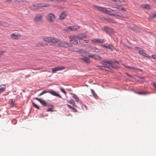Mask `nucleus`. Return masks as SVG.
<instances>
[{"mask_svg":"<svg viewBox=\"0 0 156 156\" xmlns=\"http://www.w3.org/2000/svg\"><path fill=\"white\" fill-rule=\"evenodd\" d=\"M44 41L48 43H51L52 45L57 46H62L65 47H69L70 44L65 42H60L58 39L53 37H44L43 38Z\"/></svg>","mask_w":156,"mask_h":156,"instance_id":"obj_1","label":"nucleus"},{"mask_svg":"<svg viewBox=\"0 0 156 156\" xmlns=\"http://www.w3.org/2000/svg\"><path fill=\"white\" fill-rule=\"evenodd\" d=\"M93 6L94 8L99 11H102L104 13L108 14L111 16H115V14L113 13L115 12V10L110 8L98 6L95 5H94Z\"/></svg>","mask_w":156,"mask_h":156,"instance_id":"obj_2","label":"nucleus"},{"mask_svg":"<svg viewBox=\"0 0 156 156\" xmlns=\"http://www.w3.org/2000/svg\"><path fill=\"white\" fill-rule=\"evenodd\" d=\"M46 18L49 22L52 23L55 21L56 19V17L54 14L50 13L48 14Z\"/></svg>","mask_w":156,"mask_h":156,"instance_id":"obj_3","label":"nucleus"},{"mask_svg":"<svg viewBox=\"0 0 156 156\" xmlns=\"http://www.w3.org/2000/svg\"><path fill=\"white\" fill-rule=\"evenodd\" d=\"M101 64L105 66V67L108 68L109 67H111L113 68L112 65V61L111 60H108L107 62L102 61L101 62Z\"/></svg>","mask_w":156,"mask_h":156,"instance_id":"obj_4","label":"nucleus"},{"mask_svg":"<svg viewBox=\"0 0 156 156\" xmlns=\"http://www.w3.org/2000/svg\"><path fill=\"white\" fill-rule=\"evenodd\" d=\"M70 42L74 44H76L78 43V38L75 36H70L69 38Z\"/></svg>","mask_w":156,"mask_h":156,"instance_id":"obj_5","label":"nucleus"},{"mask_svg":"<svg viewBox=\"0 0 156 156\" xmlns=\"http://www.w3.org/2000/svg\"><path fill=\"white\" fill-rule=\"evenodd\" d=\"M65 69V67L63 66H57L52 69V73H54L56 71L63 70Z\"/></svg>","mask_w":156,"mask_h":156,"instance_id":"obj_6","label":"nucleus"},{"mask_svg":"<svg viewBox=\"0 0 156 156\" xmlns=\"http://www.w3.org/2000/svg\"><path fill=\"white\" fill-rule=\"evenodd\" d=\"M91 41L92 43H104L105 41V39H96L91 40Z\"/></svg>","mask_w":156,"mask_h":156,"instance_id":"obj_7","label":"nucleus"},{"mask_svg":"<svg viewBox=\"0 0 156 156\" xmlns=\"http://www.w3.org/2000/svg\"><path fill=\"white\" fill-rule=\"evenodd\" d=\"M10 37L13 39L18 40L20 38V35L16 33H14L11 35Z\"/></svg>","mask_w":156,"mask_h":156,"instance_id":"obj_8","label":"nucleus"},{"mask_svg":"<svg viewBox=\"0 0 156 156\" xmlns=\"http://www.w3.org/2000/svg\"><path fill=\"white\" fill-rule=\"evenodd\" d=\"M42 17L41 14H38L35 17L34 20L36 22H39L41 20Z\"/></svg>","mask_w":156,"mask_h":156,"instance_id":"obj_9","label":"nucleus"},{"mask_svg":"<svg viewBox=\"0 0 156 156\" xmlns=\"http://www.w3.org/2000/svg\"><path fill=\"white\" fill-rule=\"evenodd\" d=\"M67 15V12H63L59 15V19L61 20L64 19L65 17Z\"/></svg>","mask_w":156,"mask_h":156,"instance_id":"obj_10","label":"nucleus"},{"mask_svg":"<svg viewBox=\"0 0 156 156\" xmlns=\"http://www.w3.org/2000/svg\"><path fill=\"white\" fill-rule=\"evenodd\" d=\"M140 7L142 8H144L147 9H151V6L148 4H143L140 5Z\"/></svg>","mask_w":156,"mask_h":156,"instance_id":"obj_11","label":"nucleus"},{"mask_svg":"<svg viewBox=\"0 0 156 156\" xmlns=\"http://www.w3.org/2000/svg\"><path fill=\"white\" fill-rule=\"evenodd\" d=\"M138 51L139 53L142 55L144 56L149 58V56L147 55V54L144 52V50L141 48H140L138 50Z\"/></svg>","mask_w":156,"mask_h":156,"instance_id":"obj_12","label":"nucleus"},{"mask_svg":"<svg viewBox=\"0 0 156 156\" xmlns=\"http://www.w3.org/2000/svg\"><path fill=\"white\" fill-rule=\"evenodd\" d=\"M81 59L87 64H89L90 63V59L86 57H84Z\"/></svg>","mask_w":156,"mask_h":156,"instance_id":"obj_13","label":"nucleus"},{"mask_svg":"<svg viewBox=\"0 0 156 156\" xmlns=\"http://www.w3.org/2000/svg\"><path fill=\"white\" fill-rule=\"evenodd\" d=\"M49 5L46 4L40 3L38 4L37 5V8H41L42 7H48L49 6Z\"/></svg>","mask_w":156,"mask_h":156,"instance_id":"obj_14","label":"nucleus"},{"mask_svg":"<svg viewBox=\"0 0 156 156\" xmlns=\"http://www.w3.org/2000/svg\"><path fill=\"white\" fill-rule=\"evenodd\" d=\"M63 30L66 32L73 31V26L66 27L63 29Z\"/></svg>","mask_w":156,"mask_h":156,"instance_id":"obj_15","label":"nucleus"},{"mask_svg":"<svg viewBox=\"0 0 156 156\" xmlns=\"http://www.w3.org/2000/svg\"><path fill=\"white\" fill-rule=\"evenodd\" d=\"M35 99L39 101L41 104L43 105L44 106L46 105V102L44 101L43 100L40 98H35Z\"/></svg>","mask_w":156,"mask_h":156,"instance_id":"obj_16","label":"nucleus"},{"mask_svg":"<svg viewBox=\"0 0 156 156\" xmlns=\"http://www.w3.org/2000/svg\"><path fill=\"white\" fill-rule=\"evenodd\" d=\"M134 92L135 93L139 95H146L150 94V92H148L147 91H145L144 92H137L135 91Z\"/></svg>","mask_w":156,"mask_h":156,"instance_id":"obj_17","label":"nucleus"},{"mask_svg":"<svg viewBox=\"0 0 156 156\" xmlns=\"http://www.w3.org/2000/svg\"><path fill=\"white\" fill-rule=\"evenodd\" d=\"M46 45V44L42 41L38 42L36 44V46L39 47L40 46L44 47Z\"/></svg>","mask_w":156,"mask_h":156,"instance_id":"obj_18","label":"nucleus"},{"mask_svg":"<svg viewBox=\"0 0 156 156\" xmlns=\"http://www.w3.org/2000/svg\"><path fill=\"white\" fill-rule=\"evenodd\" d=\"M48 93H50L53 96H57L60 98H61V97L60 95L57 94H56V92L54 91L51 90V91H48Z\"/></svg>","mask_w":156,"mask_h":156,"instance_id":"obj_19","label":"nucleus"},{"mask_svg":"<svg viewBox=\"0 0 156 156\" xmlns=\"http://www.w3.org/2000/svg\"><path fill=\"white\" fill-rule=\"evenodd\" d=\"M104 29L105 32L107 33H109L110 32L112 31V29L111 28H109L107 26L104 27Z\"/></svg>","mask_w":156,"mask_h":156,"instance_id":"obj_20","label":"nucleus"},{"mask_svg":"<svg viewBox=\"0 0 156 156\" xmlns=\"http://www.w3.org/2000/svg\"><path fill=\"white\" fill-rule=\"evenodd\" d=\"M102 46L106 48H109L110 49H112L113 48L112 46L110 45L109 44L107 46H106L104 45H102Z\"/></svg>","mask_w":156,"mask_h":156,"instance_id":"obj_21","label":"nucleus"},{"mask_svg":"<svg viewBox=\"0 0 156 156\" xmlns=\"http://www.w3.org/2000/svg\"><path fill=\"white\" fill-rule=\"evenodd\" d=\"M9 104H10L12 107L14 106L15 105L14 102L13 101L12 99H10L9 102Z\"/></svg>","mask_w":156,"mask_h":156,"instance_id":"obj_22","label":"nucleus"},{"mask_svg":"<svg viewBox=\"0 0 156 156\" xmlns=\"http://www.w3.org/2000/svg\"><path fill=\"white\" fill-rule=\"evenodd\" d=\"M90 90L93 97L94 98H97L98 97V96L97 95V94L95 93L94 91L92 89H91Z\"/></svg>","mask_w":156,"mask_h":156,"instance_id":"obj_23","label":"nucleus"},{"mask_svg":"<svg viewBox=\"0 0 156 156\" xmlns=\"http://www.w3.org/2000/svg\"><path fill=\"white\" fill-rule=\"evenodd\" d=\"M93 58L95 59L100 60L101 59V58L98 55H94Z\"/></svg>","mask_w":156,"mask_h":156,"instance_id":"obj_24","label":"nucleus"},{"mask_svg":"<svg viewBox=\"0 0 156 156\" xmlns=\"http://www.w3.org/2000/svg\"><path fill=\"white\" fill-rule=\"evenodd\" d=\"M130 29L133 31L137 32L139 31V29L137 27H131Z\"/></svg>","mask_w":156,"mask_h":156,"instance_id":"obj_25","label":"nucleus"},{"mask_svg":"<svg viewBox=\"0 0 156 156\" xmlns=\"http://www.w3.org/2000/svg\"><path fill=\"white\" fill-rule=\"evenodd\" d=\"M126 67L128 68L133 69H134L141 71L140 69H139L136 68H135V67H133L130 66H126Z\"/></svg>","mask_w":156,"mask_h":156,"instance_id":"obj_26","label":"nucleus"},{"mask_svg":"<svg viewBox=\"0 0 156 156\" xmlns=\"http://www.w3.org/2000/svg\"><path fill=\"white\" fill-rule=\"evenodd\" d=\"M106 20H108V21L112 23H116L115 21L114 20L112 19H107Z\"/></svg>","mask_w":156,"mask_h":156,"instance_id":"obj_27","label":"nucleus"},{"mask_svg":"<svg viewBox=\"0 0 156 156\" xmlns=\"http://www.w3.org/2000/svg\"><path fill=\"white\" fill-rule=\"evenodd\" d=\"M150 17L151 19L156 17V12H155L154 13H152L150 16Z\"/></svg>","mask_w":156,"mask_h":156,"instance_id":"obj_28","label":"nucleus"},{"mask_svg":"<svg viewBox=\"0 0 156 156\" xmlns=\"http://www.w3.org/2000/svg\"><path fill=\"white\" fill-rule=\"evenodd\" d=\"M48 93V91L44 90L42 92L40 93V94H39V96H41L45 93Z\"/></svg>","mask_w":156,"mask_h":156,"instance_id":"obj_29","label":"nucleus"},{"mask_svg":"<svg viewBox=\"0 0 156 156\" xmlns=\"http://www.w3.org/2000/svg\"><path fill=\"white\" fill-rule=\"evenodd\" d=\"M78 29V27L77 26H73V31L76 30Z\"/></svg>","mask_w":156,"mask_h":156,"instance_id":"obj_30","label":"nucleus"},{"mask_svg":"<svg viewBox=\"0 0 156 156\" xmlns=\"http://www.w3.org/2000/svg\"><path fill=\"white\" fill-rule=\"evenodd\" d=\"M32 104H33V105L34 107H35V108H37V109H39V107L36 104H35V103H34L33 102L32 103Z\"/></svg>","mask_w":156,"mask_h":156,"instance_id":"obj_31","label":"nucleus"},{"mask_svg":"<svg viewBox=\"0 0 156 156\" xmlns=\"http://www.w3.org/2000/svg\"><path fill=\"white\" fill-rule=\"evenodd\" d=\"M5 90V88L4 87H2V88H0V94L2 93Z\"/></svg>","mask_w":156,"mask_h":156,"instance_id":"obj_32","label":"nucleus"},{"mask_svg":"<svg viewBox=\"0 0 156 156\" xmlns=\"http://www.w3.org/2000/svg\"><path fill=\"white\" fill-rule=\"evenodd\" d=\"M82 108L83 110H87V106L84 105H83L82 106Z\"/></svg>","mask_w":156,"mask_h":156,"instance_id":"obj_33","label":"nucleus"},{"mask_svg":"<svg viewBox=\"0 0 156 156\" xmlns=\"http://www.w3.org/2000/svg\"><path fill=\"white\" fill-rule=\"evenodd\" d=\"M60 90H61V91L62 92H63V93H64L65 94H66V92L64 90L63 88H61V87H60Z\"/></svg>","mask_w":156,"mask_h":156,"instance_id":"obj_34","label":"nucleus"},{"mask_svg":"<svg viewBox=\"0 0 156 156\" xmlns=\"http://www.w3.org/2000/svg\"><path fill=\"white\" fill-rule=\"evenodd\" d=\"M151 57L154 59L156 60V54L152 55Z\"/></svg>","mask_w":156,"mask_h":156,"instance_id":"obj_35","label":"nucleus"},{"mask_svg":"<svg viewBox=\"0 0 156 156\" xmlns=\"http://www.w3.org/2000/svg\"><path fill=\"white\" fill-rule=\"evenodd\" d=\"M5 52L4 51H0V57L3 55V53Z\"/></svg>","mask_w":156,"mask_h":156,"instance_id":"obj_36","label":"nucleus"},{"mask_svg":"<svg viewBox=\"0 0 156 156\" xmlns=\"http://www.w3.org/2000/svg\"><path fill=\"white\" fill-rule=\"evenodd\" d=\"M97 67L100 69H104V68H105V67H104V66H97Z\"/></svg>","mask_w":156,"mask_h":156,"instance_id":"obj_37","label":"nucleus"},{"mask_svg":"<svg viewBox=\"0 0 156 156\" xmlns=\"http://www.w3.org/2000/svg\"><path fill=\"white\" fill-rule=\"evenodd\" d=\"M69 103L70 104H73L74 103V101L73 100H69Z\"/></svg>","mask_w":156,"mask_h":156,"instance_id":"obj_38","label":"nucleus"},{"mask_svg":"<svg viewBox=\"0 0 156 156\" xmlns=\"http://www.w3.org/2000/svg\"><path fill=\"white\" fill-rule=\"evenodd\" d=\"M94 55H88L89 57L93 58Z\"/></svg>","mask_w":156,"mask_h":156,"instance_id":"obj_39","label":"nucleus"},{"mask_svg":"<svg viewBox=\"0 0 156 156\" xmlns=\"http://www.w3.org/2000/svg\"><path fill=\"white\" fill-rule=\"evenodd\" d=\"M47 112L53 111V110L51 108H49L47 110Z\"/></svg>","mask_w":156,"mask_h":156,"instance_id":"obj_40","label":"nucleus"},{"mask_svg":"<svg viewBox=\"0 0 156 156\" xmlns=\"http://www.w3.org/2000/svg\"><path fill=\"white\" fill-rule=\"evenodd\" d=\"M67 107H69V108H70L71 109H74L71 106H70L69 105H67Z\"/></svg>","mask_w":156,"mask_h":156,"instance_id":"obj_41","label":"nucleus"},{"mask_svg":"<svg viewBox=\"0 0 156 156\" xmlns=\"http://www.w3.org/2000/svg\"><path fill=\"white\" fill-rule=\"evenodd\" d=\"M152 85H153V87H154L155 89H156V83H153L152 84Z\"/></svg>","mask_w":156,"mask_h":156,"instance_id":"obj_42","label":"nucleus"},{"mask_svg":"<svg viewBox=\"0 0 156 156\" xmlns=\"http://www.w3.org/2000/svg\"><path fill=\"white\" fill-rule=\"evenodd\" d=\"M112 1L116 2H118L119 1V2H121L120 1V0H112Z\"/></svg>","mask_w":156,"mask_h":156,"instance_id":"obj_43","label":"nucleus"},{"mask_svg":"<svg viewBox=\"0 0 156 156\" xmlns=\"http://www.w3.org/2000/svg\"><path fill=\"white\" fill-rule=\"evenodd\" d=\"M116 63L119 64V62H118V61H112V64L113 63Z\"/></svg>","mask_w":156,"mask_h":156,"instance_id":"obj_44","label":"nucleus"},{"mask_svg":"<svg viewBox=\"0 0 156 156\" xmlns=\"http://www.w3.org/2000/svg\"><path fill=\"white\" fill-rule=\"evenodd\" d=\"M121 9L122 10L124 11H126V9L124 8H122Z\"/></svg>","mask_w":156,"mask_h":156,"instance_id":"obj_45","label":"nucleus"},{"mask_svg":"<svg viewBox=\"0 0 156 156\" xmlns=\"http://www.w3.org/2000/svg\"><path fill=\"white\" fill-rule=\"evenodd\" d=\"M0 25H3V23L0 21Z\"/></svg>","mask_w":156,"mask_h":156,"instance_id":"obj_46","label":"nucleus"},{"mask_svg":"<svg viewBox=\"0 0 156 156\" xmlns=\"http://www.w3.org/2000/svg\"><path fill=\"white\" fill-rule=\"evenodd\" d=\"M84 41H85V43H86L89 41V40H84Z\"/></svg>","mask_w":156,"mask_h":156,"instance_id":"obj_47","label":"nucleus"},{"mask_svg":"<svg viewBox=\"0 0 156 156\" xmlns=\"http://www.w3.org/2000/svg\"><path fill=\"white\" fill-rule=\"evenodd\" d=\"M135 48L136 49H139V48L138 47H135Z\"/></svg>","mask_w":156,"mask_h":156,"instance_id":"obj_48","label":"nucleus"},{"mask_svg":"<svg viewBox=\"0 0 156 156\" xmlns=\"http://www.w3.org/2000/svg\"><path fill=\"white\" fill-rule=\"evenodd\" d=\"M7 1H8L9 2H10L11 1V0H8Z\"/></svg>","mask_w":156,"mask_h":156,"instance_id":"obj_49","label":"nucleus"},{"mask_svg":"<svg viewBox=\"0 0 156 156\" xmlns=\"http://www.w3.org/2000/svg\"><path fill=\"white\" fill-rule=\"evenodd\" d=\"M34 6H36L35 5H33Z\"/></svg>","mask_w":156,"mask_h":156,"instance_id":"obj_50","label":"nucleus"}]
</instances>
